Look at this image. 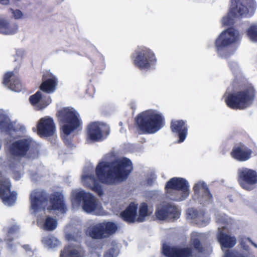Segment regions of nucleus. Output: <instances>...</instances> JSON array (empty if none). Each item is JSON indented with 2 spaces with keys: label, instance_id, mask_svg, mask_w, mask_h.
Wrapping results in <instances>:
<instances>
[{
  "label": "nucleus",
  "instance_id": "obj_1",
  "mask_svg": "<svg viewBox=\"0 0 257 257\" xmlns=\"http://www.w3.org/2000/svg\"><path fill=\"white\" fill-rule=\"evenodd\" d=\"M132 170L131 161L124 158L111 162L99 163L95 169V174L100 182L112 185L127 179Z\"/></svg>",
  "mask_w": 257,
  "mask_h": 257
},
{
  "label": "nucleus",
  "instance_id": "obj_2",
  "mask_svg": "<svg viewBox=\"0 0 257 257\" xmlns=\"http://www.w3.org/2000/svg\"><path fill=\"white\" fill-rule=\"evenodd\" d=\"M31 209H66L63 195L59 192L47 194L38 189L32 191L29 197Z\"/></svg>",
  "mask_w": 257,
  "mask_h": 257
},
{
  "label": "nucleus",
  "instance_id": "obj_3",
  "mask_svg": "<svg viewBox=\"0 0 257 257\" xmlns=\"http://www.w3.org/2000/svg\"><path fill=\"white\" fill-rule=\"evenodd\" d=\"M256 91L251 84H247L238 91L229 93L225 99L227 106L232 109L244 110L253 103Z\"/></svg>",
  "mask_w": 257,
  "mask_h": 257
},
{
  "label": "nucleus",
  "instance_id": "obj_4",
  "mask_svg": "<svg viewBox=\"0 0 257 257\" xmlns=\"http://www.w3.org/2000/svg\"><path fill=\"white\" fill-rule=\"evenodd\" d=\"M138 128L144 134H153L163 125L162 115L153 110H149L139 114L136 118Z\"/></svg>",
  "mask_w": 257,
  "mask_h": 257
},
{
  "label": "nucleus",
  "instance_id": "obj_5",
  "mask_svg": "<svg viewBox=\"0 0 257 257\" xmlns=\"http://www.w3.org/2000/svg\"><path fill=\"white\" fill-rule=\"evenodd\" d=\"M61 129L66 136L79 130L82 121L78 113L73 108L64 107L57 112Z\"/></svg>",
  "mask_w": 257,
  "mask_h": 257
},
{
  "label": "nucleus",
  "instance_id": "obj_6",
  "mask_svg": "<svg viewBox=\"0 0 257 257\" xmlns=\"http://www.w3.org/2000/svg\"><path fill=\"white\" fill-rule=\"evenodd\" d=\"M165 190L171 199L182 201L187 198L190 193L189 185L184 178L173 177L167 182Z\"/></svg>",
  "mask_w": 257,
  "mask_h": 257
},
{
  "label": "nucleus",
  "instance_id": "obj_7",
  "mask_svg": "<svg viewBox=\"0 0 257 257\" xmlns=\"http://www.w3.org/2000/svg\"><path fill=\"white\" fill-rule=\"evenodd\" d=\"M256 7L254 0H231V6L228 15L222 19V24L229 26L232 18L247 17L249 10L253 11Z\"/></svg>",
  "mask_w": 257,
  "mask_h": 257
},
{
  "label": "nucleus",
  "instance_id": "obj_8",
  "mask_svg": "<svg viewBox=\"0 0 257 257\" xmlns=\"http://www.w3.org/2000/svg\"><path fill=\"white\" fill-rule=\"evenodd\" d=\"M134 65L140 70H149L157 63L155 53L150 49L138 47L132 55Z\"/></svg>",
  "mask_w": 257,
  "mask_h": 257
},
{
  "label": "nucleus",
  "instance_id": "obj_9",
  "mask_svg": "<svg viewBox=\"0 0 257 257\" xmlns=\"http://www.w3.org/2000/svg\"><path fill=\"white\" fill-rule=\"evenodd\" d=\"M86 55L92 63V67L87 73V79L89 82L95 80L97 74H100L105 67L104 59L101 54L93 46L89 47L86 51Z\"/></svg>",
  "mask_w": 257,
  "mask_h": 257
},
{
  "label": "nucleus",
  "instance_id": "obj_10",
  "mask_svg": "<svg viewBox=\"0 0 257 257\" xmlns=\"http://www.w3.org/2000/svg\"><path fill=\"white\" fill-rule=\"evenodd\" d=\"M239 40L238 32L230 27L223 31L215 41L216 50L219 52L236 43Z\"/></svg>",
  "mask_w": 257,
  "mask_h": 257
},
{
  "label": "nucleus",
  "instance_id": "obj_11",
  "mask_svg": "<svg viewBox=\"0 0 257 257\" xmlns=\"http://www.w3.org/2000/svg\"><path fill=\"white\" fill-rule=\"evenodd\" d=\"M237 181L242 189L249 191L252 190L257 184V172L247 168L239 169Z\"/></svg>",
  "mask_w": 257,
  "mask_h": 257
},
{
  "label": "nucleus",
  "instance_id": "obj_12",
  "mask_svg": "<svg viewBox=\"0 0 257 257\" xmlns=\"http://www.w3.org/2000/svg\"><path fill=\"white\" fill-rule=\"evenodd\" d=\"M11 183L9 179L4 178L0 179V198L7 205H14L17 199V193L11 191Z\"/></svg>",
  "mask_w": 257,
  "mask_h": 257
},
{
  "label": "nucleus",
  "instance_id": "obj_13",
  "mask_svg": "<svg viewBox=\"0 0 257 257\" xmlns=\"http://www.w3.org/2000/svg\"><path fill=\"white\" fill-rule=\"evenodd\" d=\"M103 125L98 122H90L87 126L86 134L87 140L93 142L102 141L104 136L109 134L108 130L104 131Z\"/></svg>",
  "mask_w": 257,
  "mask_h": 257
},
{
  "label": "nucleus",
  "instance_id": "obj_14",
  "mask_svg": "<svg viewBox=\"0 0 257 257\" xmlns=\"http://www.w3.org/2000/svg\"><path fill=\"white\" fill-rule=\"evenodd\" d=\"M194 198L200 203H212L213 198L207 184L204 182L196 183L193 188Z\"/></svg>",
  "mask_w": 257,
  "mask_h": 257
},
{
  "label": "nucleus",
  "instance_id": "obj_15",
  "mask_svg": "<svg viewBox=\"0 0 257 257\" xmlns=\"http://www.w3.org/2000/svg\"><path fill=\"white\" fill-rule=\"evenodd\" d=\"M32 144L30 139H23L14 142L10 147V151L12 155L16 157H25Z\"/></svg>",
  "mask_w": 257,
  "mask_h": 257
},
{
  "label": "nucleus",
  "instance_id": "obj_16",
  "mask_svg": "<svg viewBox=\"0 0 257 257\" xmlns=\"http://www.w3.org/2000/svg\"><path fill=\"white\" fill-rule=\"evenodd\" d=\"M151 213V210H124L120 213V216L128 222H141L144 221Z\"/></svg>",
  "mask_w": 257,
  "mask_h": 257
},
{
  "label": "nucleus",
  "instance_id": "obj_17",
  "mask_svg": "<svg viewBox=\"0 0 257 257\" xmlns=\"http://www.w3.org/2000/svg\"><path fill=\"white\" fill-rule=\"evenodd\" d=\"M44 210H35V213L38 215L37 224L40 228L46 231H53L57 227V220L55 217L45 216Z\"/></svg>",
  "mask_w": 257,
  "mask_h": 257
},
{
  "label": "nucleus",
  "instance_id": "obj_18",
  "mask_svg": "<svg viewBox=\"0 0 257 257\" xmlns=\"http://www.w3.org/2000/svg\"><path fill=\"white\" fill-rule=\"evenodd\" d=\"M56 127L52 118H41L37 124V133L41 137H49L54 135Z\"/></svg>",
  "mask_w": 257,
  "mask_h": 257
},
{
  "label": "nucleus",
  "instance_id": "obj_19",
  "mask_svg": "<svg viewBox=\"0 0 257 257\" xmlns=\"http://www.w3.org/2000/svg\"><path fill=\"white\" fill-rule=\"evenodd\" d=\"M252 153V151L250 149L240 143L233 146L230 152V156L237 161L244 162L251 158Z\"/></svg>",
  "mask_w": 257,
  "mask_h": 257
},
{
  "label": "nucleus",
  "instance_id": "obj_20",
  "mask_svg": "<svg viewBox=\"0 0 257 257\" xmlns=\"http://www.w3.org/2000/svg\"><path fill=\"white\" fill-rule=\"evenodd\" d=\"M58 82V79L54 75L49 71H46L43 74L40 89L48 93H53L56 89Z\"/></svg>",
  "mask_w": 257,
  "mask_h": 257
},
{
  "label": "nucleus",
  "instance_id": "obj_21",
  "mask_svg": "<svg viewBox=\"0 0 257 257\" xmlns=\"http://www.w3.org/2000/svg\"><path fill=\"white\" fill-rule=\"evenodd\" d=\"M163 252L168 257H198L197 254L189 247L175 248L164 245Z\"/></svg>",
  "mask_w": 257,
  "mask_h": 257
},
{
  "label": "nucleus",
  "instance_id": "obj_22",
  "mask_svg": "<svg viewBox=\"0 0 257 257\" xmlns=\"http://www.w3.org/2000/svg\"><path fill=\"white\" fill-rule=\"evenodd\" d=\"M74 198L78 203L83 201L82 209H96V199L90 193H86L83 191H79L75 194Z\"/></svg>",
  "mask_w": 257,
  "mask_h": 257
},
{
  "label": "nucleus",
  "instance_id": "obj_23",
  "mask_svg": "<svg viewBox=\"0 0 257 257\" xmlns=\"http://www.w3.org/2000/svg\"><path fill=\"white\" fill-rule=\"evenodd\" d=\"M171 131L177 135L179 142H183L186 139L188 133L186 121L183 120H172L170 123Z\"/></svg>",
  "mask_w": 257,
  "mask_h": 257
},
{
  "label": "nucleus",
  "instance_id": "obj_24",
  "mask_svg": "<svg viewBox=\"0 0 257 257\" xmlns=\"http://www.w3.org/2000/svg\"><path fill=\"white\" fill-rule=\"evenodd\" d=\"M205 239L203 234L193 232L191 234L190 245L192 247L193 252L197 254L198 257H202V253L204 250L203 242Z\"/></svg>",
  "mask_w": 257,
  "mask_h": 257
},
{
  "label": "nucleus",
  "instance_id": "obj_25",
  "mask_svg": "<svg viewBox=\"0 0 257 257\" xmlns=\"http://www.w3.org/2000/svg\"><path fill=\"white\" fill-rule=\"evenodd\" d=\"M3 84L11 90L20 92L22 89V85L19 78L14 75L13 72L6 73L3 78Z\"/></svg>",
  "mask_w": 257,
  "mask_h": 257
},
{
  "label": "nucleus",
  "instance_id": "obj_26",
  "mask_svg": "<svg viewBox=\"0 0 257 257\" xmlns=\"http://www.w3.org/2000/svg\"><path fill=\"white\" fill-rule=\"evenodd\" d=\"M29 101L32 105L37 106L38 110L44 109L51 102L49 96H43L40 91H38L34 94L30 96Z\"/></svg>",
  "mask_w": 257,
  "mask_h": 257
},
{
  "label": "nucleus",
  "instance_id": "obj_27",
  "mask_svg": "<svg viewBox=\"0 0 257 257\" xmlns=\"http://www.w3.org/2000/svg\"><path fill=\"white\" fill-rule=\"evenodd\" d=\"M224 227L218 228L217 239L221 245L222 247L230 248L233 247L236 242V238L234 236H231L222 232Z\"/></svg>",
  "mask_w": 257,
  "mask_h": 257
},
{
  "label": "nucleus",
  "instance_id": "obj_28",
  "mask_svg": "<svg viewBox=\"0 0 257 257\" xmlns=\"http://www.w3.org/2000/svg\"><path fill=\"white\" fill-rule=\"evenodd\" d=\"M83 249L77 246L69 245L61 251L60 257H84Z\"/></svg>",
  "mask_w": 257,
  "mask_h": 257
},
{
  "label": "nucleus",
  "instance_id": "obj_29",
  "mask_svg": "<svg viewBox=\"0 0 257 257\" xmlns=\"http://www.w3.org/2000/svg\"><path fill=\"white\" fill-rule=\"evenodd\" d=\"M18 29V26L16 23H10L5 19L0 18V33L13 35L17 32Z\"/></svg>",
  "mask_w": 257,
  "mask_h": 257
},
{
  "label": "nucleus",
  "instance_id": "obj_30",
  "mask_svg": "<svg viewBox=\"0 0 257 257\" xmlns=\"http://www.w3.org/2000/svg\"><path fill=\"white\" fill-rule=\"evenodd\" d=\"M155 215L159 220H175L180 217L178 210H156Z\"/></svg>",
  "mask_w": 257,
  "mask_h": 257
},
{
  "label": "nucleus",
  "instance_id": "obj_31",
  "mask_svg": "<svg viewBox=\"0 0 257 257\" xmlns=\"http://www.w3.org/2000/svg\"><path fill=\"white\" fill-rule=\"evenodd\" d=\"M87 234L89 236L94 239H101L106 238L101 223L90 227L88 229Z\"/></svg>",
  "mask_w": 257,
  "mask_h": 257
},
{
  "label": "nucleus",
  "instance_id": "obj_32",
  "mask_svg": "<svg viewBox=\"0 0 257 257\" xmlns=\"http://www.w3.org/2000/svg\"><path fill=\"white\" fill-rule=\"evenodd\" d=\"M42 242L48 248H53L61 244L60 241L53 235H47L42 238Z\"/></svg>",
  "mask_w": 257,
  "mask_h": 257
},
{
  "label": "nucleus",
  "instance_id": "obj_33",
  "mask_svg": "<svg viewBox=\"0 0 257 257\" xmlns=\"http://www.w3.org/2000/svg\"><path fill=\"white\" fill-rule=\"evenodd\" d=\"M85 177L89 179L92 183V184L89 185V188L98 196H102L103 195V189L96 178L92 175H86Z\"/></svg>",
  "mask_w": 257,
  "mask_h": 257
},
{
  "label": "nucleus",
  "instance_id": "obj_34",
  "mask_svg": "<svg viewBox=\"0 0 257 257\" xmlns=\"http://www.w3.org/2000/svg\"><path fill=\"white\" fill-rule=\"evenodd\" d=\"M102 228L106 238L114 234L117 229V225L115 223L112 222H107L101 223Z\"/></svg>",
  "mask_w": 257,
  "mask_h": 257
},
{
  "label": "nucleus",
  "instance_id": "obj_35",
  "mask_svg": "<svg viewBox=\"0 0 257 257\" xmlns=\"http://www.w3.org/2000/svg\"><path fill=\"white\" fill-rule=\"evenodd\" d=\"M0 130L10 135L12 132H16L17 129L10 120L2 119L0 120Z\"/></svg>",
  "mask_w": 257,
  "mask_h": 257
},
{
  "label": "nucleus",
  "instance_id": "obj_36",
  "mask_svg": "<svg viewBox=\"0 0 257 257\" xmlns=\"http://www.w3.org/2000/svg\"><path fill=\"white\" fill-rule=\"evenodd\" d=\"M247 35L251 41L257 42V25H251L248 29Z\"/></svg>",
  "mask_w": 257,
  "mask_h": 257
},
{
  "label": "nucleus",
  "instance_id": "obj_37",
  "mask_svg": "<svg viewBox=\"0 0 257 257\" xmlns=\"http://www.w3.org/2000/svg\"><path fill=\"white\" fill-rule=\"evenodd\" d=\"M118 254V247L116 245H110L104 257H116Z\"/></svg>",
  "mask_w": 257,
  "mask_h": 257
},
{
  "label": "nucleus",
  "instance_id": "obj_38",
  "mask_svg": "<svg viewBox=\"0 0 257 257\" xmlns=\"http://www.w3.org/2000/svg\"><path fill=\"white\" fill-rule=\"evenodd\" d=\"M187 218L188 219L200 218L203 216V213L201 210H187Z\"/></svg>",
  "mask_w": 257,
  "mask_h": 257
},
{
  "label": "nucleus",
  "instance_id": "obj_39",
  "mask_svg": "<svg viewBox=\"0 0 257 257\" xmlns=\"http://www.w3.org/2000/svg\"><path fill=\"white\" fill-rule=\"evenodd\" d=\"M9 11L11 12V13L13 15V18L16 20L21 19H23L24 17V14L20 10H14L12 8H10Z\"/></svg>",
  "mask_w": 257,
  "mask_h": 257
},
{
  "label": "nucleus",
  "instance_id": "obj_40",
  "mask_svg": "<svg viewBox=\"0 0 257 257\" xmlns=\"http://www.w3.org/2000/svg\"><path fill=\"white\" fill-rule=\"evenodd\" d=\"M87 213L91 215H105L106 212L104 210H84Z\"/></svg>",
  "mask_w": 257,
  "mask_h": 257
},
{
  "label": "nucleus",
  "instance_id": "obj_41",
  "mask_svg": "<svg viewBox=\"0 0 257 257\" xmlns=\"http://www.w3.org/2000/svg\"><path fill=\"white\" fill-rule=\"evenodd\" d=\"M224 257H244L241 254L237 252H230L227 250L224 254Z\"/></svg>",
  "mask_w": 257,
  "mask_h": 257
},
{
  "label": "nucleus",
  "instance_id": "obj_42",
  "mask_svg": "<svg viewBox=\"0 0 257 257\" xmlns=\"http://www.w3.org/2000/svg\"><path fill=\"white\" fill-rule=\"evenodd\" d=\"M18 229V227L16 225L12 226L11 228H10L8 233L9 234H13L16 232Z\"/></svg>",
  "mask_w": 257,
  "mask_h": 257
},
{
  "label": "nucleus",
  "instance_id": "obj_43",
  "mask_svg": "<svg viewBox=\"0 0 257 257\" xmlns=\"http://www.w3.org/2000/svg\"><path fill=\"white\" fill-rule=\"evenodd\" d=\"M125 209H138V204L135 202H131Z\"/></svg>",
  "mask_w": 257,
  "mask_h": 257
},
{
  "label": "nucleus",
  "instance_id": "obj_44",
  "mask_svg": "<svg viewBox=\"0 0 257 257\" xmlns=\"http://www.w3.org/2000/svg\"><path fill=\"white\" fill-rule=\"evenodd\" d=\"M66 238L68 240H74L75 238L71 234L69 233H67L66 234Z\"/></svg>",
  "mask_w": 257,
  "mask_h": 257
},
{
  "label": "nucleus",
  "instance_id": "obj_45",
  "mask_svg": "<svg viewBox=\"0 0 257 257\" xmlns=\"http://www.w3.org/2000/svg\"><path fill=\"white\" fill-rule=\"evenodd\" d=\"M162 209H177V207L174 205H169L168 204L165 206V207L163 208Z\"/></svg>",
  "mask_w": 257,
  "mask_h": 257
},
{
  "label": "nucleus",
  "instance_id": "obj_46",
  "mask_svg": "<svg viewBox=\"0 0 257 257\" xmlns=\"http://www.w3.org/2000/svg\"><path fill=\"white\" fill-rule=\"evenodd\" d=\"M139 209H148V205L146 203H143L141 204Z\"/></svg>",
  "mask_w": 257,
  "mask_h": 257
},
{
  "label": "nucleus",
  "instance_id": "obj_47",
  "mask_svg": "<svg viewBox=\"0 0 257 257\" xmlns=\"http://www.w3.org/2000/svg\"><path fill=\"white\" fill-rule=\"evenodd\" d=\"M8 247L9 251H10V252L13 251V246H12V244H11L10 243H8Z\"/></svg>",
  "mask_w": 257,
  "mask_h": 257
},
{
  "label": "nucleus",
  "instance_id": "obj_48",
  "mask_svg": "<svg viewBox=\"0 0 257 257\" xmlns=\"http://www.w3.org/2000/svg\"><path fill=\"white\" fill-rule=\"evenodd\" d=\"M247 239L252 245H253L255 248H257V244L254 243L250 238L248 237Z\"/></svg>",
  "mask_w": 257,
  "mask_h": 257
},
{
  "label": "nucleus",
  "instance_id": "obj_49",
  "mask_svg": "<svg viewBox=\"0 0 257 257\" xmlns=\"http://www.w3.org/2000/svg\"><path fill=\"white\" fill-rule=\"evenodd\" d=\"M0 3L3 5H8L9 3V0H0Z\"/></svg>",
  "mask_w": 257,
  "mask_h": 257
},
{
  "label": "nucleus",
  "instance_id": "obj_50",
  "mask_svg": "<svg viewBox=\"0 0 257 257\" xmlns=\"http://www.w3.org/2000/svg\"><path fill=\"white\" fill-rule=\"evenodd\" d=\"M23 247L27 251L31 250V248L29 245H24Z\"/></svg>",
  "mask_w": 257,
  "mask_h": 257
},
{
  "label": "nucleus",
  "instance_id": "obj_51",
  "mask_svg": "<svg viewBox=\"0 0 257 257\" xmlns=\"http://www.w3.org/2000/svg\"><path fill=\"white\" fill-rule=\"evenodd\" d=\"M241 245L242 246L243 248L246 250H247L248 249V246H246L244 244V243L243 242H241Z\"/></svg>",
  "mask_w": 257,
  "mask_h": 257
}]
</instances>
